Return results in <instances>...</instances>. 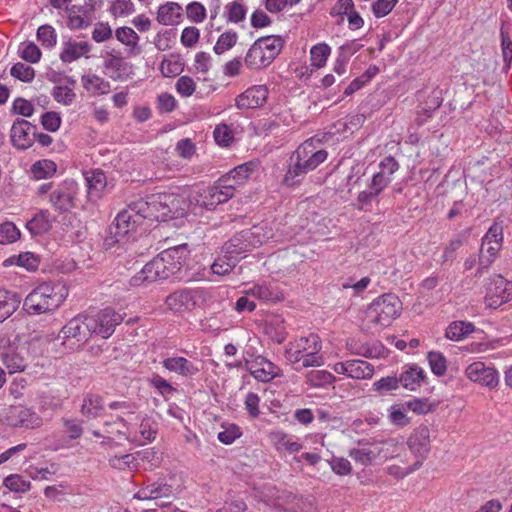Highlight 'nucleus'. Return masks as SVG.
<instances>
[{"mask_svg":"<svg viewBox=\"0 0 512 512\" xmlns=\"http://www.w3.org/2000/svg\"><path fill=\"white\" fill-rule=\"evenodd\" d=\"M20 56L26 62L34 64L40 61L42 53L35 43L28 42L25 48L22 50Z\"/></svg>","mask_w":512,"mask_h":512,"instance_id":"nucleus-63","label":"nucleus"},{"mask_svg":"<svg viewBox=\"0 0 512 512\" xmlns=\"http://www.w3.org/2000/svg\"><path fill=\"white\" fill-rule=\"evenodd\" d=\"M147 381L152 387H154L158 391L160 395H162L165 398L176 392V388H174L170 382L161 377L159 374H152V376L149 377Z\"/></svg>","mask_w":512,"mask_h":512,"instance_id":"nucleus-48","label":"nucleus"},{"mask_svg":"<svg viewBox=\"0 0 512 512\" xmlns=\"http://www.w3.org/2000/svg\"><path fill=\"white\" fill-rule=\"evenodd\" d=\"M34 111L35 108L32 103L22 97L16 98L11 107L12 114H18L23 117H31Z\"/></svg>","mask_w":512,"mask_h":512,"instance_id":"nucleus-56","label":"nucleus"},{"mask_svg":"<svg viewBox=\"0 0 512 512\" xmlns=\"http://www.w3.org/2000/svg\"><path fill=\"white\" fill-rule=\"evenodd\" d=\"M68 295V289L60 283L44 282L36 286L24 299L23 309L29 315L55 311Z\"/></svg>","mask_w":512,"mask_h":512,"instance_id":"nucleus-3","label":"nucleus"},{"mask_svg":"<svg viewBox=\"0 0 512 512\" xmlns=\"http://www.w3.org/2000/svg\"><path fill=\"white\" fill-rule=\"evenodd\" d=\"M186 14L191 21L201 23L206 18V8L200 2L194 1L186 6Z\"/></svg>","mask_w":512,"mask_h":512,"instance_id":"nucleus-58","label":"nucleus"},{"mask_svg":"<svg viewBox=\"0 0 512 512\" xmlns=\"http://www.w3.org/2000/svg\"><path fill=\"white\" fill-rule=\"evenodd\" d=\"M4 266L17 265L24 267L29 271H34L38 268L39 259L31 252H24L19 255H13L3 262Z\"/></svg>","mask_w":512,"mask_h":512,"instance_id":"nucleus-33","label":"nucleus"},{"mask_svg":"<svg viewBox=\"0 0 512 512\" xmlns=\"http://www.w3.org/2000/svg\"><path fill=\"white\" fill-rule=\"evenodd\" d=\"M202 294V290L199 289H180L168 295L165 303L174 312L191 310L197 305V300Z\"/></svg>","mask_w":512,"mask_h":512,"instance_id":"nucleus-13","label":"nucleus"},{"mask_svg":"<svg viewBox=\"0 0 512 512\" xmlns=\"http://www.w3.org/2000/svg\"><path fill=\"white\" fill-rule=\"evenodd\" d=\"M425 379V371L417 364L405 365L398 375L400 386L409 391H416Z\"/></svg>","mask_w":512,"mask_h":512,"instance_id":"nucleus-20","label":"nucleus"},{"mask_svg":"<svg viewBox=\"0 0 512 512\" xmlns=\"http://www.w3.org/2000/svg\"><path fill=\"white\" fill-rule=\"evenodd\" d=\"M265 333L275 342L283 343L287 338L284 321L275 317L265 324Z\"/></svg>","mask_w":512,"mask_h":512,"instance_id":"nucleus-35","label":"nucleus"},{"mask_svg":"<svg viewBox=\"0 0 512 512\" xmlns=\"http://www.w3.org/2000/svg\"><path fill=\"white\" fill-rule=\"evenodd\" d=\"M331 48L326 43H319L311 48V65L316 68H321L326 64L330 55Z\"/></svg>","mask_w":512,"mask_h":512,"instance_id":"nucleus-41","label":"nucleus"},{"mask_svg":"<svg viewBox=\"0 0 512 512\" xmlns=\"http://www.w3.org/2000/svg\"><path fill=\"white\" fill-rule=\"evenodd\" d=\"M334 381L335 377L326 370H315L308 374V382L315 387L325 386Z\"/></svg>","mask_w":512,"mask_h":512,"instance_id":"nucleus-54","label":"nucleus"},{"mask_svg":"<svg viewBox=\"0 0 512 512\" xmlns=\"http://www.w3.org/2000/svg\"><path fill=\"white\" fill-rule=\"evenodd\" d=\"M218 185L210 186L190 195L189 202L196 208L213 211L219 204L227 202L233 195V185H224L218 181Z\"/></svg>","mask_w":512,"mask_h":512,"instance_id":"nucleus-7","label":"nucleus"},{"mask_svg":"<svg viewBox=\"0 0 512 512\" xmlns=\"http://www.w3.org/2000/svg\"><path fill=\"white\" fill-rule=\"evenodd\" d=\"M398 0H376L372 3L371 9L376 18L388 15L396 6Z\"/></svg>","mask_w":512,"mask_h":512,"instance_id":"nucleus-57","label":"nucleus"},{"mask_svg":"<svg viewBox=\"0 0 512 512\" xmlns=\"http://www.w3.org/2000/svg\"><path fill=\"white\" fill-rule=\"evenodd\" d=\"M427 360L431 371L436 376H443L447 370V360L439 351H430L427 354Z\"/></svg>","mask_w":512,"mask_h":512,"instance_id":"nucleus-42","label":"nucleus"},{"mask_svg":"<svg viewBox=\"0 0 512 512\" xmlns=\"http://www.w3.org/2000/svg\"><path fill=\"white\" fill-rule=\"evenodd\" d=\"M143 207L142 199H138L128 204L127 208L117 214L104 238L103 245L106 250L111 249L116 244L127 242L131 237L134 238L137 227L145 219H148L144 214Z\"/></svg>","mask_w":512,"mask_h":512,"instance_id":"nucleus-2","label":"nucleus"},{"mask_svg":"<svg viewBox=\"0 0 512 512\" xmlns=\"http://www.w3.org/2000/svg\"><path fill=\"white\" fill-rule=\"evenodd\" d=\"M109 12L114 17L128 16L135 12V5L132 0H115L109 9Z\"/></svg>","mask_w":512,"mask_h":512,"instance_id":"nucleus-53","label":"nucleus"},{"mask_svg":"<svg viewBox=\"0 0 512 512\" xmlns=\"http://www.w3.org/2000/svg\"><path fill=\"white\" fill-rule=\"evenodd\" d=\"M49 217L50 212L48 210H40L26 223V228L33 237L46 234L51 229L52 225Z\"/></svg>","mask_w":512,"mask_h":512,"instance_id":"nucleus-27","label":"nucleus"},{"mask_svg":"<svg viewBox=\"0 0 512 512\" xmlns=\"http://www.w3.org/2000/svg\"><path fill=\"white\" fill-rule=\"evenodd\" d=\"M246 8L238 1H234L227 5V20L238 23L245 19Z\"/></svg>","mask_w":512,"mask_h":512,"instance_id":"nucleus-59","label":"nucleus"},{"mask_svg":"<svg viewBox=\"0 0 512 512\" xmlns=\"http://www.w3.org/2000/svg\"><path fill=\"white\" fill-rule=\"evenodd\" d=\"M399 387L400 384L397 375L382 377L372 384V390L379 393L380 395L390 393L394 390H397Z\"/></svg>","mask_w":512,"mask_h":512,"instance_id":"nucleus-40","label":"nucleus"},{"mask_svg":"<svg viewBox=\"0 0 512 512\" xmlns=\"http://www.w3.org/2000/svg\"><path fill=\"white\" fill-rule=\"evenodd\" d=\"M261 232L262 227L258 225L237 232L224 244V252L238 257V255L262 245L264 236Z\"/></svg>","mask_w":512,"mask_h":512,"instance_id":"nucleus-8","label":"nucleus"},{"mask_svg":"<svg viewBox=\"0 0 512 512\" xmlns=\"http://www.w3.org/2000/svg\"><path fill=\"white\" fill-rule=\"evenodd\" d=\"M381 449L378 446L353 448L349 451V456L357 463L363 466L371 465L380 455Z\"/></svg>","mask_w":512,"mask_h":512,"instance_id":"nucleus-29","label":"nucleus"},{"mask_svg":"<svg viewBox=\"0 0 512 512\" xmlns=\"http://www.w3.org/2000/svg\"><path fill=\"white\" fill-rule=\"evenodd\" d=\"M37 130V126L28 120L17 118L11 127L10 138L12 145L19 150H26L30 148L34 139L32 131Z\"/></svg>","mask_w":512,"mask_h":512,"instance_id":"nucleus-15","label":"nucleus"},{"mask_svg":"<svg viewBox=\"0 0 512 512\" xmlns=\"http://www.w3.org/2000/svg\"><path fill=\"white\" fill-rule=\"evenodd\" d=\"M196 88L194 80L189 76H181L176 83V90L184 97L191 96Z\"/></svg>","mask_w":512,"mask_h":512,"instance_id":"nucleus-64","label":"nucleus"},{"mask_svg":"<svg viewBox=\"0 0 512 512\" xmlns=\"http://www.w3.org/2000/svg\"><path fill=\"white\" fill-rule=\"evenodd\" d=\"M471 322L454 321L446 329L445 336L453 341H459L474 331Z\"/></svg>","mask_w":512,"mask_h":512,"instance_id":"nucleus-34","label":"nucleus"},{"mask_svg":"<svg viewBox=\"0 0 512 512\" xmlns=\"http://www.w3.org/2000/svg\"><path fill=\"white\" fill-rule=\"evenodd\" d=\"M246 369L258 381L270 382L282 376L281 369L264 356H257L253 361L246 362Z\"/></svg>","mask_w":512,"mask_h":512,"instance_id":"nucleus-16","label":"nucleus"},{"mask_svg":"<svg viewBox=\"0 0 512 512\" xmlns=\"http://www.w3.org/2000/svg\"><path fill=\"white\" fill-rule=\"evenodd\" d=\"M373 373L374 367L367 361L360 359L351 360L348 377L354 379H368L373 376Z\"/></svg>","mask_w":512,"mask_h":512,"instance_id":"nucleus-36","label":"nucleus"},{"mask_svg":"<svg viewBox=\"0 0 512 512\" xmlns=\"http://www.w3.org/2000/svg\"><path fill=\"white\" fill-rule=\"evenodd\" d=\"M407 444L411 452L415 455L416 461L413 466L406 468L402 476L417 470L430 452V430L427 426H419L408 438Z\"/></svg>","mask_w":512,"mask_h":512,"instance_id":"nucleus-10","label":"nucleus"},{"mask_svg":"<svg viewBox=\"0 0 512 512\" xmlns=\"http://www.w3.org/2000/svg\"><path fill=\"white\" fill-rule=\"evenodd\" d=\"M37 40L40 41L44 47H54L57 42L55 29L48 24L40 26L37 30Z\"/></svg>","mask_w":512,"mask_h":512,"instance_id":"nucleus-49","label":"nucleus"},{"mask_svg":"<svg viewBox=\"0 0 512 512\" xmlns=\"http://www.w3.org/2000/svg\"><path fill=\"white\" fill-rule=\"evenodd\" d=\"M316 143L322 139L318 135L304 141L292 152L289 157L287 171L282 179V184L287 187L299 186L305 176L316 169L327 159V152L323 149L316 150Z\"/></svg>","mask_w":512,"mask_h":512,"instance_id":"nucleus-1","label":"nucleus"},{"mask_svg":"<svg viewBox=\"0 0 512 512\" xmlns=\"http://www.w3.org/2000/svg\"><path fill=\"white\" fill-rule=\"evenodd\" d=\"M41 124L45 130L55 132L60 128L61 117L59 113L54 111L45 112L41 116Z\"/></svg>","mask_w":512,"mask_h":512,"instance_id":"nucleus-60","label":"nucleus"},{"mask_svg":"<svg viewBox=\"0 0 512 512\" xmlns=\"http://www.w3.org/2000/svg\"><path fill=\"white\" fill-rule=\"evenodd\" d=\"M4 420L11 427L34 429L42 424L41 417L23 405H10L5 409Z\"/></svg>","mask_w":512,"mask_h":512,"instance_id":"nucleus-11","label":"nucleus"},{"mask_svg":"<svg viewBox=\"0 0 512 512\" xmlns=\"http://www.w3.org/2000/svg\"><path fill=\"white\" fill-rule=\"evenodd\" d=\"M264 51L266 50L267 59L271 62L279 55L283 46L284 40L279 35H268L258 38Z\"/></svg>","mask_w":512,"mask_h":512,"instance_id":"nucleus-30","label":"nucleus"},{"mask_svg":"<svg viewBox=\"0 0 512 512\" xmlns=\"http://www.w3.org/2000/svg\"><path fill=\"white\" fill-rule=\"evenodd\" d=\"M115 36L118 41L128 47H131L132 50L137 47V43L140 39L138 34L132 28L127 26L117 28Z\"/></svg>","mask_w":512,"mask_h":512,"instance_id":"nucleus-47","label":"nucleus"},{"mask_svg":"<svg viewBox=\"0 0 512 512\" xmlns=\"http://www.w3.org/2000/svg\"><path fill=\"white\" fill-rule=\"evenodd\" d=\"M403 408L411 410L417 415H426L434 409V404L428 398H414L402 404Z\"/></svg>","mask_w":512,"mask_h":512,"instance_id":"nucleus-44","label":"nucleus"},{"mask_svg":"<svg viewBox=\"0 0 512 512\" xmlns=\"http://www.w3.org/2000/svg\"><path fill=\"white\" fill-rule=\"evenodd\" d=\"M466 376L473 382L489 388H494L499 382V375L494 367L486 366L485 363L477 361L470 364L465 370Z\"/></svg>","mask_w":512,"mask_h":512,"instance_id":"nucleus-17","label":"nucleus"},{"mask_svg":"<svg viewBox=\"0 0 512 512\" xmlns=\"http://www.w3.org/2000/svg\"><path fill=\"white\" fill-rule=\"evenodd\" d=\"M261 45L262 44L259 43L257 39L250 46L244 59L247 67L251 69H261L272 63L267 59V55Z\"/></svg>","mask_w":512,"mask_h":512,"instance_id":"nucleus-25","label":"nucleus"},{"mask_svg":"<svg viewBox=\"0 0 512 512\" xmlns=\"http://www.w3.org/2000/svg\"><path fill=\"white\" fill-rule=\"evenodd\" d=\"M182 7L176 2H167L158 8L157 21L162 25L177 24L182 17Z\"/></svg>","mask_w":512,"mask_h":512,"instance_id":"nucleus-26","label":"nucleus"},{"mask_svg":"<svg viewBox=\"0 0 512 512\" xmlns=\"http://www.w3.org/2000/svg\"><path fill=\"white\" fill-rule=\"evenodd\" d=\"M238 35L235 31H226L222 33L213 47L217 55H221L225 51L231 49L237 42Z\"/></svg>","mask_w":512,"mask_h":512,"instance_id":"nucleus-46","label":"nucleus"},{"mask_svg":"<svg viewBox=\"0 0 512 512\" xmlns=\"http://www.w3.org/2000/svg\"><path fill=\"white\" fill-rule=\"evenodd\" d=\"M104 400L103 397L97 394L88 393L84 398L81 405V413L88 419H96L104 414Z\"/></svg>","mask_w":512,"mask_h":512,"instance_id":"nucleus-24","label":"nucleus"},{"mask_svg":"<svg viewBox=\"0 0 512 512\" xmlns=\"http://www.w3.org/2000/svg\"><path fill=\"white\" fill-rule=\"evenodd\" d=\"M503 241V227L499 223H494L487 231L482 240V251L488 244H498L502 246Z\"/></svg>","mask_w":512,"mask_h":512,"instance_id":"nucleus-52","label":"nucleus"},{"mask_svg":"<svg viewBox=\"0 0 512 512\" xmlns=\"http://www.w3.org/2000/svg\"><path fill=\"white\" fill-rule=\"evenodd\" d=\"M3 485L10 491L16 493H24L31 488V483L24 480V478L18 474H11L4 478Z\"/></svg>","mask_w":512,"mask_h":512,"instance_id":"nucleus-43","label":"nucleus"},{"mask_svg":"<svg viewBox=\"0 0 512 512\" xmlns=\"http://www.w3.org/2000/svg\"><path fill=\"white\" fill-rule=\"evenodd\" d=\"M20 231L12 222H4L0 225V243H13L20 238Z\"/></svg>","mask_w":512,"mask_h":512,"instance_id":"nucleus-51","label":"nucleus"},{"mask_svg":"<svg viewBox=\"0 0 512 512\" xmlns=\"http://www.w3.org/2000/svg\"><path fill=\"white\" fill-rule=\"evenodd\" d=\"M56 170V163L48 159L36 161L31 166V173L33 177L37 180L52 177L56 173Z\"/></svg>","mask_w":512,"mask_h":512,"instance_id":"nucleus-37","label":"nucleus"},{"mask_svg":"<svg viewBox=\"0 0 512 512\" xmlns=\"http://www.w3.org/2000/svg\"><path fill=\"white\" fill-rule=\"evenodd\" d=\"M22 298L16 292L7 291L0 302V322L9 318L21 304Z\"/></svg>","mask_w":512,"mask_h":512,"instance_id":"nucleus-31","label":"nucleus"},{"mask_svg":"<svg viewBox=\"0 0 512 512\" xmlns=\"http://www.w3.org/2000/svg\"><path fill=\"white\" fill-rule=\"evenodd\" d=\"M186 252V245L176 246L162 252V259H164L168 278L177 276L180 273L185 261Z\"/></svg>","mask_w":512,"mask_h":512,"instance_id":"nucleus-19","label":"nucleus"},{"mask_svg":"<svg viewBox=\"0 0 512 512\" xmlns=\"http://www.w3.org/2000/svg\"><path fill=\"white\" fill-rule=\"evenodd\" d=\"M162 365L170 372H174L186 378L197 375L200 371L198 363L192 362L185 357L174 356L165 358Z\"/></svg>","mask_w":512,"mask_h":512,"instance_id":"nucleus-21","label":"nucleus"},{"mask_svg":"<svg viewBox=\"0 0 512 512\" xmlns=\"http://www.w3.org/2000/svg\"><path fill=\"white\" fill-rule=\"evenodd\" d=\"M255 167L256 164L254 162H246L241 164L230 170L224 177L219 179V182L223 183L224 185H233L234 192L235 186L243 184L249 175L254 171Z\"/></svg>","mask_w":512,"mask_h":512,"instance_id":"nucleus-23","label":"nucleus"},{"mask_svg":"<svg viewBox=\"0 0 512 512\" xmlns=\"http://www.w3.org/2000/svg\"><path fill=\"white\" fill-rule=\"evenodd\" d=\"M75 198L71 192H68L64 189H56L54 190L49 197V201L60 213L68 212L75 207Z\"/></svg>","mask_w":512,"mask_h":512,"instance_id":"nucleus-28","label":"nucleus"},{"mask_svg":"<svg viewBox=\"0 0 512 512\" xmlns=\"http://www.w3.org/2000/svg\"><path fill=\"white\" fill-rule=\"evenodd\" d=\"M496 288L501 289L502 294L499 295V302L493 300L494 304L500 305L512 298V283L506 281L501 275H496Z\"/></svg>","mask_w":512,"mask_h":512,"instance_id":"nucleus-61","label":"nucleus"},{"mask_svg":"<svg viewBox=\"0 0 512 512\" xmlns=\"http://www.w3.org/2000/svg\"><path fill=\"white\" fill-rule=\"evenodd\" d=\"M91 334H96L104 339L109 338L117 325L124 320L123 314L116 312L111 307H106L95 314H85Z\"/></svg>","mask_w":512,"mask_h":512,"instance_id":"nucleus-9","label":"nucleus"},{"mask_svg":"<svg viewBox=\"0 0 512 512\" xmlns=\"http://www.w3.org/2000/svg\"><path fill=\"white\" fill-rule=\"evenodd\" d=\"M10 74L25 83H30L35 78L34 68L22 62L15 63L10 69Z\"/></svg>","mask_w":512,"mask_h":512,"instance_id":"nucleus-45","label":"nucleus"},{"mask_svg":"<svg viewBox=\"0 0 512 512\" xmlns=\"http://www.w3.org/2000/svg\"><path fill=\"white\" fill-rule=\"evenodd\" d=\"M141 199L144 204L142 208L145 211L144 214L150 220L167 221L184 215V200L176 193L161 192Z\"/></svg>","mask_w":512,"mask_h":512,"instance_id":"nucleus-4","label":"nucleus"},{"mask_svg":"<svg viewBox=\"0 0 512 512\" xmlns=\"http://www.w3.org/2000/svg\"><path fill=\"white\" fill-rule=\"evenodd\" d=\"M402 308L398 296L386 293L375 299L367 308L366 316L374 324L388 326L394 320Z\"/></svg>","mask_w":512,"mask_h":512,"instance_id":"nucleus-6","label":"nucleus"},{"mask_svg":"<svg viewBox=\"0 0 512 512\" xmlns=\"http://www.w3.org/2000/svg\"><path fill=\"white\" fill-rule=\"evenodd\" d=\"M302 342H311L313 344V348L311 351L307 352L306 355L303 354L302 365L301 367L307 368L312 366H320L322 364V357L318 355V352L321 350V340L318 335L310 334L308 337H302L297 342V347H302L303 350H308L305 345H302Z\"/></svg>","mask_w":512,"mask_h":512,"instance_id":"nucleus-22","label":"nucleus"},{"mask_svg":"<svg viewBox=\"0 0 512 512\" xmlns=\"http://www.w3.org/2000/svg\"><path fill=\"white\" fill-rule=\"evenodd\" d=\"M81 80L83 87L94 95L107 94L110 91V83L95 74L83 75Z\"/></svg>","mask_w":512,"mask_h":512,"instance_id":"nucleus-32","label":"nucleus"},{"mask_svg":"<svg viewBox=\"0 0 512 512\" xmlns=\"http://www.w3.org/2000/svg\"><path fill=\"white\" fill-rule=\"evenodd\" d=\"M28 349L18 335L13 339L7 334L0 335V358L10 374L24 371L27 366Z\"/></svg>","mask_w":512,"mask_h":512,"instance_id":"nucleus-5","label":"nucleus"},{"mask_svg":"<svg viewBox=\"0 0 512 512\" xmlns=\"http://www.w3.org/2000/svg\"><path fill=\"white\" fill-rule=\"evenodd\" d=\"M163 260L161 252L153 260L148 262L140 272L132 277L131 284L138 286L146 282L151 283L157 280L168 279Z\"/></svg>","mask_w":512,"mask_h":512,"instance_id":"nucleus-14","label":"nucleus"},{"mask_svg":"<svg viewBox=\"0 0 512 512\" xmlns=\"http://www.w3.org/2000/svg\"><path fill=\"white\" fill-rule=\"evenodd\" d=\"M92 336L88 321L85 315H78L70 319L60 330L57 340L75 339L77 342H85Z\"/></svg>","mask_w":512,"mask_h":512,"instance_id":"nucleus-12","label":"nucleus"},{"mask_svg":"<svg viewBox=\"0 0 512 512\" xmlns=\"http://www.w3.org/2000/svg\"><path fill=\"white\" fill-rule=\"evenodd\" d=\"M52 95L57 102L63 103L64 105H70L76 97V95L72 91V89H70L66 86L65 87H62V86L54 87Z\"/></svg>","mask_w":512,"mask_h":512,"instance_id":"nucleus-62","label":"nucleus"},{"mask_svg":"<svg viewBox=\"0 0 512 512\" xmlns=\"http://www.w3.org/2000/svg\"><path fill=\"white\" fill-rule=\"evenodd\" d=\"M213 134L215 142L222 147L229 146L234 139L232 131L226 124L216 126Z\"/></svg>","mask_w":512,"mask_h":512,"instance_id":"nucleus-55","label":"nucleus"},{"mask_svg":"<svg viewBox=\"0 0 512 512\" xmlns=\"http://www.w3.org/2000/svg\"><path fill=\"white\" fill-rule=\"evenodd\" d=\"M88 194L90 196L99 197L100 192L106 186V176L104 172L97 170L91 174V176L86 178Z\"/></svg>","mask_w":512,"mask_h":512,"instance_id":"nucleus-39","label":"nucleus"},{"mask_svg":"<svg viewBox=\"0 0 512 512\" xmlns=\"http://www.w3.org/2000/svg\"><path fill=\"white\" fill-rule=\"evenodd\" d=\"M267 97V87L265 85H256L237 96L235 105L239 109H255L263 106Z\"/></svg>","mask_w":512,"mask_h":512,"instance_id":"nucleus-18","label":"nucleus"},{"mask_svg":"<svg viewBox=\"0 0 512 512\" xmlns=\"http://www.w3.org/2000/svg\"><path fill=\"white\" fill-rule=\"evenodd\" d=\"M238 261V257L225 253L224 256L218 257L214 261L211 266L212 272L220 276L229 274L236 267Z\"/></svg>","mask_w":512,"mask_h":512,"instance_id":"nucleus-38","label":"nucleus"},{"mask_svg":"<svg viewBox=\"0 0 512 512\" xmlns=\"http://www.w3.org/2000/svg\"><path fill=\"white\" fill-rule=\"evenodd\" d=\"M109 465L118 470L137 468L136 456L134 454H125L123 456H113L109 459Z\"/></svg>","mask_w":512,"mask_h":512,"instance_id":"nucleus-50","label":"nucleus"}]
</instances>
